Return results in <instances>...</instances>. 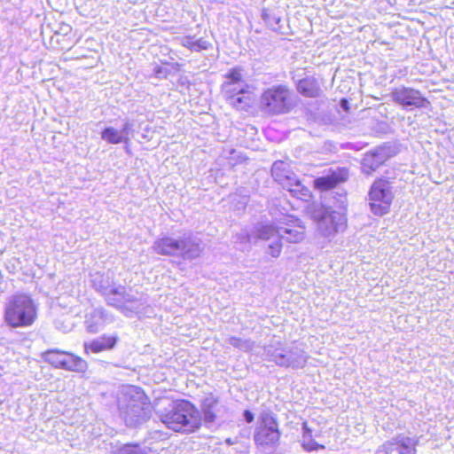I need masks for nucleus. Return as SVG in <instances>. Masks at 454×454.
Masks as SVG:
<instances>
[{
    "mask_svg": "<svg viewBox=\"0 0 454 454\" xmlns=\"http://www.w3.org/2000/svg\"><path fill=\"white\" fill-rule=\"evenodd\" d=\"M160 420L176 432H193L201 425L199 411L185 400L172 403L169 410L160 415Z\"/></svg>",
    "mask_w": 454,
    "mask_h": 454,
    "instance_id": "1",
    "label": "nucleus"
},
{
    "mask_svg": "<svg viewBox=\"0 0 454 454\" xmlns=\"http://www.w3.org/2000/svg\"><path fill=\"white\" fill-rule=\"evenodd\" d=\"M35 317V306L26 294H15L6 303L4 320L12 327L29 326Z\"/></svg>",
    "mask_w": 454,
    "mask_h": 454,
    "instance_id": "2",
    "label": "nucleus"
},
{
    "mask_svg": "<svg viewBox=\"0 0 454 454\" xmlns=\"http://www.w3.org/2000/svg\"><path fill=\"white\" fill-rule=\"evenodd\" d=\"M309 213L316 223L317 232L325 238L335 236L346 227L345 214L331 207L311 205L309 207Z\"/></svg>",
    "mask_w": 454,
    "mask_h": 454,
    "instance_id": "3",
    "label": "nucleus"
},
{
    "mask_svg": "<svg viewBox=\"0 0 454 454\" xmlns=\"http://www.w3.org/2000/svg\"><path fill=\"white\" fill-rule=\"evenodd\" d=\"M294 106L292 92L283 85L270 87L261 96L260 108L267 114H286L290 112Z\"/></svg>",
    "mask_w": 454,
    "mask_h": 454,
    "instance_id": "4",
    "label": "nucleus"
},
{
    "mask_svg": "<svg viewBox=\"0 0 454 454\" xmlns=\"http://www.w3.org/2000/svg\"><path fill=\"white\" fill-rule=\"evenodd\" d=\"M269 361L283 367L302 368L308 361L306 353L297 346L283 347L280 342L265 348Z\"/></svg>",
    "mask_w": 454,
    "mask_h": 454,
    "instance_id": "5",
    "label": "nucleus"
},
{
    "mask_svg": "<svg viewBox=\"0 0 454 454\" xmlns=\"http://www.w3.org/2000/svg\"><path fill=\"white\" fill-rule=\"evenodd\" d=\"M129 396L127 403H120L121 414L128 427H136L150 417V408L144 402V395L136 389L130 388L125 393Z\"/></svg>",
    "mask_w": 454,
    "mask_h": 454,
    "instance_id": "6",
    "label": "nucleus"
},
{
    "mask_svg": "<svg viewBox=\"0 0 454 454\" xmlns=\"http://www.w3.org/2000/svg\"><path fill=\"white\" fill-rule=\"evenodd\" d=\"M261 425L256 428L254 435L255 443L263 450L275 449L280 439V432L273 414L263 412L260 416Z\"/></svg>",
    "mask_w": 454,
    "mask_h": 454,
    "instance_id": "7",
    "label": "nucleus"
},
{
    "mask_svg": "<svg viewBox=\"0 0 454 454\" xmlns=\"http://www.w3.org/2000/svg\"><path fill=\"white\" fill-rule=\"evenodd\" d=\"M394 199L390 184L383 179L375 181L369 192V204L373 214L383 215L390 208Z\"/></svg>",
    "mask_w": 454,
    "mask_h": 454,
    "instance_id": "8",
    "label": "nucleus"
},
{
    "mask_svg": "<svg viewBox=\"0 0 454 454\" xmlns=\"http://www.w3.org/2000/svg\"><path fill=\"white\" fill-rule=\"evenodd\" d=\"M223 96L231 107L237 110H247L254 101V93L249 86L245 88H235L231 84L222 86Z\"/></svg>",
    "mask_w": 454,
    "mask_h": 454,
    "instance_id": "9",
    "label": "nucleus"
},
{
    "mask_svg": "<svg viewBox=\"0 0 454 454\" xmlns=\"http://www.w3.org/2000/svg\"><path fill=\"white\" fill-rule=\"evenodd\" d=\"M390 97L392 100L404 108L427 107L429 101L421 93L411 87L399 86L395 88Z\"/></svg>",
    "mask_w": 454,
    "mask_h": 454,
    "instance_id": "10",
    "label": "nucleus"
},
{
    "mask_svg": "<svg viewBox=\"0 0 454 454\" xmlns=\"http://www.w3.org/2000/svg\"><path fill=\"white\" fill-rule=\"evenodd\" d=\"M257 239L268 241L267 253L278 258L282 251V236L274 225H263L257 229Z\"/></svg>",
    "mask_w": 454,
    "mask_h": 454,
    "instance_id": "11",
    "label": "nucleus"
},
{
    "mask_svg": "<svg viewBox=\"0 0 454 454\" xmlns=\"http://www.w3.org/2000/svg\"><path fill=\"white\" fill-rule=\"evenodd\" d=\"M108 304L114 306L121 311L137 309L140 305L137 295L126 291L122 286H117L113 296H109Z\"/></svg>",
    "mask_w": 454,
    "mask_h": 454,
    "instance_id": "12",
    "label": "nucleus"
},
{
    "mask_svg": "<svg viewBox=\"0 0 454 454\" xmlns=\"http://www.w3.org/2000/svg\"><path fill=\"white\" fill-rule=\"evenodd\" d=\"M282 239L288 243H299L305 238V227L299 219L290 220L283 226H276Z\"/></svg>",
    "mask_w": 454,
    "mask_h": 454,
    "instance_id": "13",
    "label": "nucleus"
},
{
    "mask_svg": "<svg viewBox=\"0 0 454 454\" xmlns=\"http://www.w3.org/2000/svg\"><path fill=\"white\" fill-rule=\"evenodd\" d=\"M119 340V337L117 334L113 335H101L91 340L85 341L83 344L85 354L89 355L90 353H100L107 350H112L116 346Z\"/></svg>",
    "mask_w": 454,
    "mask_h": 454,
    "instance_id": "14",
    "label": "nucleus"
},
{
    "mask_svg": "<svg viewBox=\"0 0 454 454\" xmlns=\"http://www.w3.org/2000/svg\"><path fill=\"white\" fill-rule=\"evenodd\" d=\"M179 256L184 260H193L200 256L204 250L200 239L188 235L181 238Z\"/></svg>",
    "mask_w": 454,
    "mask_h": 454,
    "instance_id": "15",
    "label": "nucleus"
},
{
    "mask_svg": "<svg viewBox=\"0 0 454 454\" xmlns=\"http://www.w3.org/2000/svg\"><path fill=\"white\" fill-rule=\"evenodd\" d=\"M204 421L207 424L215 422L216 418L224 413L225 408L221 405L218 399L212 395L206 396L201 404Z\"/></svg>",
    "mask_w": 454,
    "mask_h": 454,
    "instance_id": "16",
    "label": "nucleus"
},
{
    "mask_svg": "<svg viewBox=\"0 0 454 454\" xmlns=\"http://www.w3.org/2000/svg\"><path fill=\"white\" fill-rule=\"evenodd\" d=\"M112 321L113 318L109 317L104 309H95L87 314L84 324L89 333H95Z\"/></svg>",
    "mask_w": 454,
    "mask_h": 454,
    "instance_id": "17",
    "label": "nucleus"
},
{
    "mask_svg": "<svg viewBox=\"0 0 454 454\" xmlns=\"http://www.w3.org/2000/svg\"><path fill=\"white\" fill-rule=\"evenodd\" d=\"M180 239L171 237H164L157 239L153 246V249L159 254L179 256L180 254Z\"/></svg>",
    "mask_w": 454,
    "mask_h": 454,
    "instance_id": "18",
    "label": "nucleus"
},
{
    "mask_svg": "<svg viewBox=\"0 0 454 454\" xmlns=\"http://www.w3.org/2000/svg\"><path fill=\"white\" fill-rule=\"evenodd\" d=\"M387 159V153L383 148H378L366 153L362 161L363 171L369 175L381 166Z\"/></svg>",
    "mask_w": 454,
    "mask_h": 454,
    "instance_id": "19",
    "label": "nucleus"
},
{
    "mask_svg": "<svg viewBox=\"0 0 454 454\" xmlns=\"http://www.w3.org/2000/svg\"><path fill=\"white\" fill-rule=\"evenodd\" d=\"M271 175L276 182L283 186H288L294 180L296 176L291 169L288 163L278 160L275 161L271 168Z\"/></svg>",
    "mask_w": 454,
    "mask_h": 454,
    "instance_id": "20",
    "label": "nucleus"
},
{
    "mask_svg": "<svg viewBox=\"0 0 454 454\" xmlns=\"http://www.w3.org/2000/svg\"><path fill=\"white\" fill-rule=\"evenodd\" d=\"M91 278V282L95 289L105 295L108 301L109 296H113L117 287V286L113 283L111 277L97 272L93 274Z\"/></svg>",
    "mask_w": 454,
    "mask_h": 454,
    "instance_id": "21",
    "label": "nucleus"
},
{
    "mask_svg": "<svg viewBox=\"0 0 454 454\" xmlns=\"http://www.w3.org/2000/svg\"><path fill=\"white\" fill-rule=\"evenodd\" d=\"M297 90L300 94L308 98H317L323 94V90L317 80L313 76H307L297 83Z\"/></svg>",
    "mask_w": 454,
    "mask_h": 454,
    "instance_id": "22",
    "label": "nucleus"
},
{
    "mask_svg": "<svg viewBox=\"0 0 454 454\" xmlns=\"http://www.w3.org/2000/svg\"><path fill=\"white\" fill-rule=\"evenodd\" d=\"M419 438L398 434L392 439L393 444L397 448L399 454H416Z\"/></svg>",
    "mask_w": 454,
    "mask_h": 454,
    "instance_id": "23",
    "label": "nucleus"
},
{
    "mask_svg": "<svg viewBox=\"0 0 454 454\" xmlns=\"http://www.w3.org/2000/svg\"><path fill=\"white\" fill-rule=\"evenodd\" d=\"M61 368L67 371L75 372H84L88 368L87 362L80 356H75L73 353L67 354V356L62 361Z\"/></svg>",
    "mask_w": 454,
    "mask_h": 454,
    "instance_id": "24",
    "label": "nucleus"
},
{
    "mask_svg": "<svg viewBox=\"0 0 454 454\" xmlns=\"http://www.w3.org/2000/svg\"><path fill=\"white\" fill-rule=\"evenodd\" d=\"M294 197L297 199L307 200L310 197V191L306 187L297 176H294V180H292V184L288 186H285Z\"/></svg>",
    "mask_w": 454,
    "mask_h": 454,
    "instance_id": "25",
    "label": "nucleus"
},
{
    "mask_svg": "<svg viewBox=\"0 0 454 454\" xmlns=\"http://www.w3.org/2000/svg\"><path fill=\"white\" fill-rule=\"evenodd\" d=\"M67 352L59 349H49L42 353V358L56 368H61L62 361L67 356Z\"/></svg>",
    "mask_w": 454,
    "mask_h": 454,
    "instance_id": "26",
    "label": "nucleus"
},
{
    "mask_svg": "<svg viewBox=\"0 0 454 454\" xmlns=\"http://www.w3.org/2000/svg\"><path fill=\"white\" fill-rule=\"evenodd\" d=\"M341 181H343V178L333 173L329 176L318 177L314 181V183L317 188L326 191L335 187L337 184L340 183Z\"/></svg>",
    "mask_w": 454,
    "mask_h": 454,
    "instance_id": "27",
    "label": "nucleus"
},
{
    "mask_svg": "<svg viewBox=\"0 0 454 454\" xmlns=\"http://www.w3.org/2000/svg\"><path fill=\"white\" fill-rule=\"evenodd\" d=\"M181 44L184 47L188 48L192 51H200L203 50H207L211 43L202 38L198 40H194L192 37L185 36L181 39Z\"/></svg>",
    "mask_w": 454,
    "mask_h": 454,
    "instance_id": "28",
    "label": "nucleus"
},
{
    "mask_svg": "<svg viewBox=\"0 0 454 454\" xmlns=\"http://www.w3.org/2000/svg\"><path fill=\"white\" fill-rule=\"evenodd\" d=\"M228 84H231L235 88H245L248 86L246 83V82L242 79L241 69L237 67L232 68L226 74V82L223 85Z\"/></svg>",
    "mask_w": 454,
    "mask_h": 454,
    "instance_id": "29",
    "label": "nucleus"
},
{
    "mask_svg": "<svg viewBox=\"0 0 454 454\" xmlns=\"http://www.w3.org/2000/svg\"><path fill=\"white\" fill-rule=\"evenodd\" d=\"M303 435L301 440V445L304 450L310 451L317 450L318 448H324L323 446H319L313 439L311 434V430L308 427L306 422L302 424Z\"/></svg>",
    "mask_w": 454,
    "mask_h": 454,
    "instance_id": "30",
    "label": "nucleus"
},
{
    "mask_svg": "<svg viewBox=\"0 0 454 454\" xmlns=\"http://www.w3.org/2000/svg\"><path fill=\"white\" fill-rule=\"evenodd\" d=\"M101 137L103 140L110 144H119L125 142L123 134L121 133V130H117L113 127L105 129L101 133Z\"/></svg>",
    "mask_w": 454,
    "mask_h": 454,
    "instance_id": "31",
    "label": "nucleus"
},
{
    "mask_svg": "<svg viewBox=\"0 0 454 454\" xmlns=\"http://www.w3.org/2000/svg\"><path fill=\"white\" fill-rule=\"evenodd\" d=\"M225 341L232 347L246 352L250 351L254 347V342L249 339L230 336L225 340Z\"/></svg>",
    "mask_w": 454,
    "mask_h": 454,
    "instance_id": "32",
    "label": "nucleus"
},
{
    "mask_svg": "<svg viewBox=\"0 0 454 454\" xmlns=\"http://www.w3.org/2000/svg\"><path fill=\"white\" fill-rule=\"evenodd\" d=\"M119 454H151L147 448L137 444H126L119 450Z\"/></svg>",
    "mask_w": 454,
    "mask_h": 454,
    "instance_id": "33",
    "label": "nucleus"
},
{
    "mask_svg": "<svg viewBox=\"0 0 454 454\" xmlns=\"http://www.w3.org/2000/svg\"><path fill=\"white\" fill-rule=\"evenodd\" d=\"M262 18L264 21L275 31L278 30L280 27L278 26L281 21L280 17L267 12L266 11L262 12Z\"/></svg>",
    "mask_w": 454,
    "mask_h": 454,
    "instance_id": "34",
    "label": "nucleus"
},
{
    "mask_svg": "<svg viewBox=\"0 0 454 454\" xmlns=\"http://www.w3.org/2000/svg\"><path fill=\"white\" fill-rule=\"evenodd\" d=\"M375 454H399V451L391 440L383 443L376 450Z\"/></svg>",
    "mask_w": 454,
    "mask_h": 454,
    "instance_id": "35",
    "label": "nucleus"
},
{
    "mask_svg": "<svg viewBox=\"0 0 454 454\" xmlns=\"http://www.w3.org/2000/svg\"><path fill=\"white\" fill-rule=\"evenodd\" d=\"M133 123L129 121H125L123 127L121 130V133L123 134V138L125 140V143L129 140V136L133 131Z\"/></svg>",
    "mask_w": 454,
    "mask_h": 454,
    "instance_id": "36",
    "label": "nucleus"
},
{
    "mask_svg": "<svg viewBox=\"0 0 454 454\" xmlns=\"http://www.w3.org/2000/svg\"><path fill=\"white\" fill-rule=\"evenodd\" d=\"M237 239L240 240L241 243H250L253 239V237L248 233L247 231L243 230L237 235Z\"/></svg>",
    "mask_w": 454,
    "mask_h": 454,
    "instance_id": "37",
    "label": "nucleus"
},
{
    "mask_svg": "<svg viewBox=\"0 0 454 454\" xmlns=\"http://www.w3.org/2000/svg\"><path fill=\"white\" fill-rule=\"evenodd\" d=\"M55 325H56L57 328L62 329L64 332H68V331L71 330V325H65L63 324L60 325V321L59 320H57L55 322Z\"/></svg>",
    "mask_w": 454,
    "mask_h": 454,
    "instance_id": "38",
    "label": "nucleus"
},
{
    "mask_svg": "<svg viewBox=\"0 0 454 454\" xmlns=\"http://www.w3.org/2000/svg\"><path fill=\"white\" fill-rule=\"evenodd\" d=\"M244 418L247 423H251L254 420V414L247 410L244 411Z\"/></svg>",
    "mask_w": 454,
    "mask_h": 454,
    "instance_id": "39",
    "label": "nucleus"
},
{
    "mask_svg": "<svg viewBox=\"0 0 454 454\" xmlns=\"http://www.w3.org/2000/svg\"><path fill=\"white\" fill-rule=\"evenodd\" d=\"M155 73H156L157 74H160L161 73L160 68L156 69V70H155Z\"/></svg>",
    "mask_w": 454,
    "mask_h": 454,
    "instance_id": "40",
    "label": "nucleus"
},
{
    "mask_svg": "<svg viewBox=\"0 0 454 454\" xmlns=\"http://www.w3.org/2000/svg\"><path fill=\"white\" fill-rule=\"evenodd\" d=\"M346 104H347V101H346V100H344V99H342V100H341V106L346 105Z\"/></svg>",
    "mask_w": 454,
    "mask_h": 454,
    "instance_id": "41",
    "label": "nucleus"
}]
</instances>
